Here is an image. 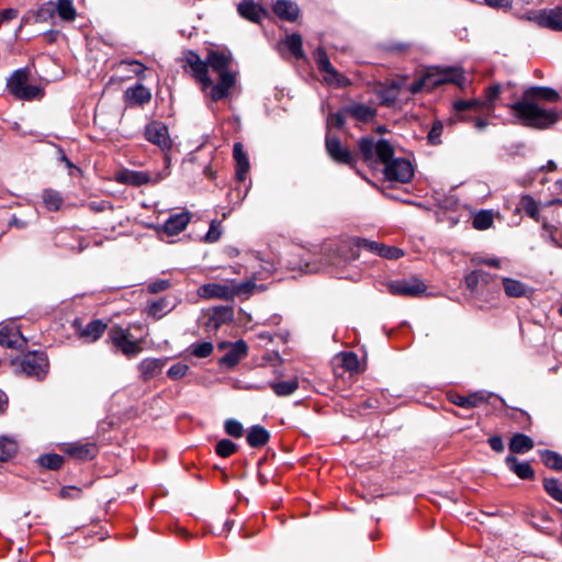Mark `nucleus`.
<instances>
[{
	"instance_id": "1",
	"label": "nucleus",
	"mask_w": 562,
	"mask_h": 562,
	"mask_svg": "<svg viewBox=\"0 0 562 562\" xmlns=\"http://www.w3.org/2000/svg\"><path fill=\"white\" fill-rule=\"evenodd\" d=\"M186 67L201 83L202 90L210 88V98L217 102L227 99L237 83L238 71L233 68L231 52L210 50L205 60L193 50L184 56Z\"/></svg>"
},
{
	"instance_id": "2",
	"label": "nucleus",
	"mask_w": 562,
	"mask_h": 562,
	"mask_svg": "<svg viewBox=\"0 0 562 562\" xmlns=\"http://www.w3.org/2000/svg\"><path fill=\"white\" fill-rule=\"evenodd\" d=\"M560 99L559 93L549 87L535 86L526 89L520 101L507 103L516 121L527 127L547 128L558 121L554 111L543 110L536 105L532 100H546L555 102Z\"/></svg>"
},
{
	"instance_id": "3",
	"label": "nucleus",
	"mask_w": 562,
	"mask_h": 562,
	"mask_svg": "<svg viewBox=\"0 0 562 562\" xmlns=\"http://www.w3.org/2000/svg\"><path fill=\"white\" fill-rule=\"evenodd\" d=\"M358 147L367 164L384 165L383 172L387 180L406 183L413 178L414 170L409 160L393 158L394 148L387 140L383 138L375 140L371 136H366L359 139Z\"/></svg>"
},
{
	"instance_id": "4",
	"label": "nucleus",
	"mask_w": 562,
	"mask_h": 562,
	"mask_svg": "<svg viewBox=\"0 0 562 562\" xmlns=\"http://www.w3.org/2000/svg\"><path fill=\"white\" fill-rule=\"evenodd\" d=\"M143 135L153 145H156L164 155V168L161 171L153 176L148 170L143 171V184L156 183L168 175L170 157L169 151L172 148V139L169 134L168 126L159 121L148 123L143 131Z\"/></svg>"
},
{
	"instance_id": "5",
	"label": "nucleus",
	"mask_w": 562,
	"mask_h": 562,
	"mask_svg": "<svg viewBox=\"0 0 562 562\" xmlns=\"http://www.w3.org/2000/svg\"><path fill=\"white\" fill-rule=\"evenodd\" d=\"M445 83H454L463 87L465 78L462 69L456 67L431 68L423 77L409 85L407 89L411 93L416 94L423 90H432Z\"/></svg>"
},
{
	"instance_id": "6",
	"label": "nucleus",
	"mask_w": 562,
	"mask_h": 562,
	"mask_svg": "<svg viewBox=\"0 0 562 562\" xmlns=\"http://www.w3.org/2000/svg\"><path fill=\"white\" fill-rule=\"evenodd\" d=\"M11 366L18 373L42 381L46 378L49 369L47 356L42 351H29L21 358L13 359Z\"/></svg>"
},
{
	"instance_id": "7",
	"label": "nucleus",
	"mask_w": 562,
	"mask_h": 562,
	"mask_svg": "<svg viewBox=\"0 0 562 562\" xmlns=\"http://www.w3.org/2000/svg\"><path fill=\"white\" fill-rule=\"evenodd\" d=\"M518 100L516 83L507 81L505 83H493L484 90V105L486 110L492 111L497 104L507 106L506 103H514Z\"/></svg>"
},
{
	"instance_id": "8",
	"label": "nucleus",
	"mask_w": 562,
	"mask_h": 562,
	"mask_svg": "<svg viewBox=\"0 0 562 562\" xmlns=\"http://www.w3.org/2000/svg\"><path fill=\"white\" fill-rule=\"evenodd\" d=\"M29 76L27 68H20L8 79L7 87L16 99L34 100L41 97L42 92L37 86L27 85Z\"/></svg>"
},
{
	"instance_id": "9",
	"label": "nucleus",
	"mask_w": 562,
	"mask_h": 562,
	"mask_svg": "<svg viewBox=\"0 0 562 562\" xmlns=\"http://www.w3.org/2000/svg\"><path fill=\"white\" fill-rule=\"evenodd\" d=\"M313 57L327 85L334 88H345L350 85V80L337 71L330 64L329 57L323 47H317L313 53Z\"/></svg>"
},
{
	"instance_id": "10",
	"label": "nucleus",
	"mask_w": 562,
	"mask_h": 562,
	"mask_svg": "<svg viewBox=\"0 0 562 562\" xmlns=\"http://www.w3.org/2000/svg\"><path fill=\"white\" fill-rule=\"evenodd\" d=\"M527 20L536 23L540 27L551 31H562V8L530 10L526 12Z\"/></svg>"
},
{
	"instance_id": "11",
	"label": "nucleus",
	"mask_w": 562,
	"mask_h": 562,
	"mask_svg": "<svg viewBox=\"0 0 562 562\" xmlns=\"http://www.w3.org/2000/svg\"><path fill=\"white\" fill-rule=\"evenodd\" d=\"M109 338L113 346L121 350L127 357L136 356L138 352V342L132 338L128 329L122 327H112L109 331Z\"/></svg>"
},
{
	"instance_id": "12",
	"label": "nucleus",
	"mask_w": 562,
	"mask_h": 562,
	"mask_svg": "<svg viewBox=\"0 0 562 562\" xmlns=\"http://www.w3.org/2000/svg\"><path fill=\"white\" fill-rule=\"evenodd\" d=\"M387 290L393 295L418 296L426 291V285L420 279L412 277L387 283Z\"/></svg>"
},
{
	"instance_id": "13",
	"label": "nucleus",
	"mask_w": 562,
	"mask_h": 562,
	"mask_svg": "<svg viewBox=\"0 0 562 562\" xmlns=\"http://www.w3.org/2000/svg\"><path fill=\"white\" fill-rule=\"evenodd\" d=\"M178 304V300L173 295H165L157 300H147L144 311L147 317L154 321L161 319L169 314Z\"/></svg>"
},
{
	"instance_id": "14",
	"label": "nucleus",
	"mask_w": 562,
	"mask_h": 562,
	"mask_svg": "<svg viewBox=\"0 0 562 562\" xmlns=\"http://www.w3.org/2000/svg\"><path fill=\"white\" fill-rule=\"evenodd\" d=\"M325 146L328 155L337 162L345 165H352L355 162L353 155L345 147L337 136L331 135L329 132L326 134Z\"/></svg>"
},
{
	"instance_id": "15",
	"label": "nucleus",
	"mask_w": 562,
	"mask_h": 562,
	"mask_svg": "<svg viewBox=\"0 0 562 562\" xmlns=\"http://www.w3.org/2000/svg\"><path fill=\"white\" fill-rule=\"evenodd\" d=\"M237 12L252 23H260L267 16V10L254 0H241L237 5Z\"/></svg>"
},
{
	"instance_id": "16",
	"label": "nucleus",
	"mask_w": 562,
	"mask_h": 562,
	"mask_svg": "<svg viewBox=\"0 0 562 562\" xmlns=\"http://www.w3.org/2000/svg\"><path fill=\"white\" fill-rule=\"evenodd\" d=\"M229 283H206L198 289V295L202 299L232 300Z\"/></svg>"
},
{
	"instance_id": "17",
	"label": "nucleus",
	"mask_w": 562,
	"mask_h": 562,
	"mask_svg": "<svg viewBox=\"0 0 562 562\" xmlns=\"http://www.w3.org/2000/svg\"><path fill=\"white\" fill-rule=\"evenodd\" d=\"M248 347L244 340L235 341L231 349L218 360V364L226 368H234L247 356Z\"/></svg>"
},
{
	"instance_id": "18",
	"label": "nucleus",
	"mask_w": 562,
	"mask_h": 562,
	"mask_svg": "<svg viewBox=\"0 0 562 562\" xmlns=\"http://www.w3.org/2000/svg\"><path fill=\"white\" fill-rule=\"evenodd\" d=\"M234 316L233 310L228 306L215 307L207 316L205 327L207 330H217L224 324L232 322Z\"/></svg>"
},
{
	"instance_id": "19",
	"label": "nucleus",
	"mask_w": 562,
	"mask_h": 562,
	"mask_svg": "<svg viewBox=\"0 0 562 562\" xmlns=\"http://www.w3.org/2000/svg\"><path fill=\"white\" fill-rule=\"evenodd\" d=\"M191 216V213L187 211L171 214L164 223V232L169 236L178 235L187 227Z\"/></svg>"
},
{
	"instance_id": "20",
	"label": "nucleus",
	"mask_w": 562,
	"mask_h": 562,
	"mask_svg": "<svg viewBox=\"0 0 562 562\" xmlns=\"http://www.w3.org/2000/svg\"><path fill=\"white\" fill-rule=\"evenodd\" d=\"M272 10L278 18L288 22L296 21L300 15L299 5L291 0H277Z\"/></svg>"
},
{
	"instance_id": "21",
	"label": "nucleus",
	"mask_w": 562,
	"mask_h": 562,
	"mask_svg": "<svg viewBox=\"0 0 562 562\" xmlns=\"http://www.w3.org/2000/svg\"><path fill=\"white\" fill-rule=\"evenodd\" d=\"M502 284L509 297H530L533 293L530 286L513 278H502Z\"/></svg>"
},
{
	"instance_id": "22",
	"label": "nucleus",
	"mask_w": 562,
	"mask_h": 562,
	"mask_svg": "<svg viewBox=\"0 0 562 562\" xmlns=\"http://www.w3.org/2000/svg\"><path fill=\"white\" fill-rule=\"evenodd\" d=\"M344 111L355 120L364 123L371 122L376 115V110L374 108L356 102L344 106Z\"/></svg>"
},
{
	"instance_id": "23",
	"label": "nucleus",
	"mask_w": 562,
	"mask_h": 562,
	"mask_svg": "<svg viewBox=\"0 0 562 562\" xmlns=\"http://www.w3.org/2000/svg\"><path fill=\"white\" fill-rule=\"evenodd\" d=\"M383 244H380L378 241L369 240L366 238H356L352 239L349 248H350V256H347V260H356L359 257V250L366 249L367 251H370L375 255H380V249L382 248Z\"/></svg>"
},
{
	"instance_id": "24",
	"label": "nucleus",
	"mask_w": 562,
	"mask_h": 562,
	"mask_svg": "<svg viewBox=\"0 0 562 562\" xmlns=\"http://www.w3.org/2000/svg\"><path fill=\"white\" fill-rule=\"evenodd\" d=\"M66 451L79 460H90L97 456L98 447L93 442H75Z\"/></svg>"
},
{
	"instance_id": "25",
	"label": "nucleus",
	"mask_w": 562,
	"mask_h": 562,
	"mask_svg": "<svg viewBox=\"0 0 562 562\" xmlns=\"http://www.w3.org/2000/svg\"><path fill=\"white\" fill-rule=\"evenodd\" d=\"M233 157L236 161V177L239 181H244L249 170V161L241 143L234 144Z\"/></svg>"
},
{
	"instance_id": "26",
	"label": "nucleus",
	"mask_w": 562,
	"mask_h": 562,
	"mask_svg": "<svg viewBox=\"0 0 562 562\" xmlns=\"http://www.w3.org/2000/svg\"><path fill=\"white\" fill-rule=\"evenodd\" d=\"M232 300L234 297L248 299L257 290H263L262 285H258L254 280L249 279L244 282H231Z\"/></svg>"
},
{
	"instance_id": "27",
	"label": "nucleus",
	"mask_w": 562,
	"mask_h": 562,
	"mask_svg": "<svg viewBox=\"0 0 562 562\" xmlns=\"http://www.w3.org/2000/svg\"><path fill=\"white\" fill-rule=\"evenodd\" d=\"M505 462L508 469L514 472L519 479L528 480L532 479L535 472L528 462H520L514 456H507Z\"/></svg>"
},
{
	"instance_id": "28",
	"label": "nucleus",
	"mask_w": 562,
	"mask_h": 562,
	"mask_svg": "<svg viewBox=\"0 0 562 562\" xmlns=\"http://www.w3.org/2000/svg\"><path fill=\"white\" fill-rule=\"evenodd\" d=\"M270 438L269 431L260 425H254L247 432V443L252 448L265 446Z\"/></svg>"
},
{
	"instance_id": "29",
	"label": "nucleus",
	"mask_w": 562,
	"mask_h": 562,
	"mask_svg": "<svg viewBox=\"0 0 562 562\" xmlns=\"http://www.w3.org/2000/svg\"><path fill=\"white\" fill-rule=\"evenodd\" d=\"M105 328L106 324H104L102 321H92L85 326V329L81 330L80 338L87 342H93L103 335Z\"/></svg>"
},
{
	"instance_id": "30",
	"label": "nucleus",
	"mask_w": 562,
	"mask_h": 562,
	"mask_svg": "<svg viewBox=\"0 0 562 562\" xmlns=\"http://www.w3.org/2000/svg\"><path fill=\"white\" fill-rule=\"evenodd\" d=\"M20 340L25 341L20 330L15 327L4 326L0 329V345L8 348H15Z\"/></svg>"
},
{
	"instance_id": "31",
	"label": "nucleus",
	"mask_w": 562,
	"mask_h": 562,
	"mask_svg": "<svg viewBox=\"0 0 562 562\" xmlns=\"http://www.w3.org/2000/svg\"><path fill=\"white\" fill-rule=\"evenodd\" d=\"M533 448V440L524 434H515L509 441V450L514 453H525Z\"/></svg>"
},
{
	"instance_id": "32",
	"label": "nucleus",
	"mask_w": 562,
	"mask_h": 562,
	"mask_svg": "<svg viewBox=\"0 0 562 562\" xmlns=\"http://www.w3.org/2000/svg\"><path fill=\"white\" fill-rule=\"evenodd\" d=\"M269 386L276 395L289 396L299 389V380L297 378H293L289 381L270 382Z\"/></svg>"
},
{
	"instance_id": "33",
	"label": "nucleus",
	"mask_w": 562,
	"mask_h": 562,
	"mask_svg": "<svg viewBox=\"0 0 562 562\" xmlns=\"http://www.w3.org/2000/svg\"><path fill=\"white\" fill-rule=\"evenodd\" d=\"M54 7L55 12L63 21L70 22L76 19L77 12L72 0H57Z\"/></svg>"
},
{
	"instance_id": "34",
	"label": "nucleus",
	"mask_w": 562,
	"mask_h": 562,
	"mask_svg": "<svg viewBox=\"0 0 562 562\" xmlns=\"http://www.w3.org/2000/svg\"><path fill=\"white\" fill-rule=\"evenodd\" d=\"M519 206L532 220L540 223L543 220L539 214V204L532 196L528 194L522 195L519 201Z\"/></svg>"
},
{
	"instance_id": "35",
	"label": "nucleus",
	"mask_w": 562,
	"mask_h": 562,
	"mask_svg": "<svg viewBox=\"0 0 562 562\" xmlns=\"http://www.w3.org/2000/svg\"><path fill=\"white\" fill-rule=\"evenodd\" d=\"M284 45L296 59L304 58L303 41L300 34L293 33L288 35L284 40Z\"/></svg>"
},
{
	"instance_id": "36",
	"label": "nucleus",
	"mask_w": 562,
	"mask_h": 562,
	"mask_svg": "<svg viewBox=\"0 0 562 562\" xmlns=\"http://www.w3.org/2000/svg\"><path fill=\"white\" fill-rule=\"evenodd\" d=\"M18 450L16 442L5 436L0 437V463L11 459Z\"/></svg>"
},
{
	"instance_id": "37",
	"label": "nucleus",
	"mask_w": 562,
	"mask_h": 562,
	"mask_svg": "<svg viewBox=\"0 0 562 562\" xmlns=\"http://www.w3.org/2000/svg\"><path fill=\"white\" fill-rule=\"evenodd\" d=\"M214 346L211 341H198L189 346L188 351L195 358L202 359L212 355Z\"/></svg>"
},
{
	"instance_id": "38",
	"label": "nucleus",
	"mask_w": 562,
	"mask_h": 562,
	"mask_svg": "<svg viewBox=\"0 0 562 562\" xmlns=\"http://www.w3.org/2000/svg\"><path fill=\"white\" fill-rule=\"evenodd\" d=\"M541 238L554 246H562V240H558V229L551 225L547 220L541 221Z\"/></svg>"
},
{
	"instance_id": "39",
	"label": "nucleus",
	"mask_w": 562,
	"mask_h": 562,
	"mask_svg": "<svg viewBox=\"0 0 562 562\" xmlns=\"http://www.w3.org/2000/svg\"><path fill=\"white\" fill-rule=\"evenodd\" d=\"M43 202L48 211H57L59 210L63 199L60 194L52 189H46L43 191Z\"/></svg>"
},
{
	"instance_id": "40",
	"label": "nucleus",
	"mask_w": 562,
	"mask_h": 562,
	"mask_svg": "<svg viewBox=\"0 0 562 562\" xmlns=\"http://www.w3.org/2000/svg\"><path fill=\"white\" fill-rule=\"evenodd\" d=\"M341 360L342 368L350 372L355 373L360 370V362L358 356L352 351H345L339 355Z\"/></svg>"
},
{
	"instance_id": "41",
	"label": "nucleus",
	"mask_w": 562,
	"mask_h": 562,
	"mask_svg": "<svg viewBox=\"0 0 562 562\" xmlns=\"http://www.w3.org/2000/svg\"><path fill=\"white\" fill-rule=\"evenodd\" d=\"M115 180L121 183H127L132 186H140V172L128 169H121L115 173Z\"/></svg>"
},
{
	"instance_id": "42",
	"label": "nucleus",
	"mask_w": 562,
	"mask_h": 562,
	"mask_svg": "<svg viewBox=\"0 0 562 562\" xmlns=\"http://www.w3.org/2000/svg\"><path fill=\"white\" fill-rule=\"evenodd\" d=\"M453 109L456 112L461 113L468 110H481L486 109L484 105V100L480 99H469V100H458L453 103Z\"/></svg>"
},
{
	"instance_id": "43",
	"label": "nucleus",
	"mask_w": 562,
	"mask_h": 562,
	"mask_svg": "<svg viewBox=\"0 0 562 562\" xmlns=\"http://www.w3.org/2000/svg\"><path fill=\"white\" fill-rule=\"evenodd\" d=\"M492 224H493V213L487 210L477 212L474 215L473 222H472L473 227L476 229H480V231L490 228L492 226Z\"/></svg>"
},
{
	"instance_id": "44",
	"label": "nucleus",
	"mask_w": 562,
	"mask_h": 562,
	"mask_svg": "<svg viewBox=\"0 0 562 562\" xmlns=\"http://www.w3.org/2000/svg\"><path fill=\"white\" fill-rule=\"evenodd\" d=\"M55 15V7L54 2L47 1L41 4L37 10L34 12V18L36 22H48Z\"/></svg>"
},
{
	"instance_id": "45",
	"label": "nucleus",
	"mask_w": 562,
	"mask_h": 562,
	"mask_svg": "<svg viewBox=\"0 0 562 562\" xmlns=\"http://www.w3.org/2000/svg\"><path fill=\"white\" fill-rule=\"evenodd\" d=\"M541 460L546 467L554 470H562V456L555 451L544 450L541 452Z\"/></svg>"
},
{
	"instance_id": "46",
	"label": "nucleus",
	"mask_w": 562,
	"mask_h": 562,
	"mask_svg": "<svg viewBox=\"0 0 562 562\" xmlns=\"http://www.w3.org/2000/svg\"><path fill=\"white\" fill-rule=\"evenodd\" d=\"M38 462L42 467L49 470H58L64 463V458L57 453H47L41 456Z\"/></svg>"
},
{
	"instance_id": "47",
	"label": "nucleus",
	"mask_w": 562,
	"mask_h": 562,
	"mask_svg": "<svg viewBox=\"0 0 562 562\" xmlns=\"http://www.w3.org/2000/svg\"><path fill=\"white\" fill-rule=\"evenodd\" d=\"M543 488L553 499H555L559 503H562V488L559 480L544 479Z\"/></svg>"
},
{
	"instance_id": "48",
	"label": "nucleus",
	"mask_w": 562,
	"mask_h": 562,
	"mask_svg": "<svg viewBox=\"0 0 562 562\" xmlns=\"http://www.w3.org/2000/svg\"><path fill=\"white\" fill-rule=\"evenodd\" d=\"M403 83L393 81L387 89H385L382 94V103L392 104L397 100L398 91L402 89Z\"/></svg>"
},
{
	"instance_id": "49",
	"label": "nucleus",
	"mask_w": 562,
	"mask_h": 562,
	"mask_svg": "<svg viewBox=\"0 0 562 562\" xmlns=\"http://www.w3.org/2000/svg\"><path fill=\"white\" fill-rule=\"evenodd\" d=\"M125 101L128 106L140 105V81L125 91Z\"/></svg>"
},
{
	"instance_id": "50",
	"label": "nucleus",
	"mask_w": 562,
	"mask_h": 562,
	"mask_svg": "<svg viewBox=\"0 0 562 562\" xmlns=\"http://www.w3.org/2000/svg\"><path fill=\"white\" fill-rule=\"evenodd\" d=\"M237 450V445L229 439H221L215 447V451L220 457L227 458Z\"/></svg>"
},
{
	"instance_id": "51",
	"label": "nucleus",
	"mask_w": 562,
	"mask_h": 562,
	"mask_svg": "<svg viewBox=\"0 0 562 562\" xmlns=\"http://www.w3.org/2000/svg\"><path fill=\"white\" fill-rule=\"evenodd\" d=\"M289 268L292 270H300L306 273H312L319 270V266L311 262L308 259H301L300 261H290Z\"/></svg>"
},
{
	"instance_id": "52",
	"label": "nucleus",
	"mask_w": 562,
	"mask_h": 562,
	"mask_svg": "<svg viewBox=\"0 0 562 562\" xmlns=\"http://www.w3.org/2000/svg\"><path fill=\"white\" fill-rule=\"evenodd\" d=\"M443 132V124L441 121L437 120L434 122L430 131L428 132L427 139L430 145H439L441 144V135Z\"/></svg>"
},
{
	"instance_id": "53",
	"label": "nucleus",
	"mask_w": 562,
	"mask_h": 562,
	"mask_svg": "<svg viewBox=\"0 0 562 562\" xmlns=\"http://www.w3.org/2000/svg\"><path fill=\"white\" fill-rule=\"evenodd\" d=\"M482 273L477 270H473L470 273H468L464 277L465 286L468 290H470L472 293H475L479 291L481 285Z\"/></svg>"
},
{
	"instance_id": "54",
	"label": "nucleus",
	"mask_w": 562,
	"mask_h": 562,
	"mask_svg": "<svg viewBox=\"0 0 562 562\" xmlns=\"http://www.w3.org/2000/svg\"><path fill=\"white\" fill-rule=\"evenodd\" d=\"M224 428L225 432L234 438H240L244 432L243 425L234 418L227 419L225 422Z\"/></svg>"
},
{
	"instance_id": "55",
	"label": "nucleus",
	"mask_w": 562,
	"mask_h": 562,
	"mask_svg": "<svg viewBox=\"0 0 562 562\" xmlns=\"http://www.w3.org/2000/svg\"><path fill=\"white\" fill-rule=\"evenodd\" d=\"M345 115H348V114L345 113L344 108L336 113H330L326 119L327 128L328 130L330 127L342 128L345 125Z\"/></svg>"
},
{
	"instance_id": "56",
	"label": "nucleus",
	"mask_w": 562,
	"mask_h": 562,
	"mask_svg": "<svg viewBox=\"0 0 562 562\" xmlns=\"http://www.w3.org/2000/svg\"><path fill=\"white\" fill-rule=\"evenodd\" d=\"M188 371H189L188 364L177 362L168 369L167 374L172 380H180L188 373Z\"/></svg>"
},
{
	"instance_id": "57",
	"label": "nucleus",
	"mask_w": 562,
	"mask_h": 562,
	"mask_svg": "<svg viewBox=\"0 0 562 562\" xmlns=\"http://www.w3.org/2000/svg\"><path fill=\"white\" fill-rule=\"evenodd\" d=\"M380 257L385 259H398L404 256V251L401 248L384 245L380 249Z\"/></svg>"
},
{
	"instance_id": "58",
	"label": "nucleus",
	"mask_w": 562,
	"mask_h": 562,
	"mask_svg": "<svg viewBox=\"0 0 562 562\" xmlns=\"http://www.w3.org/2000/svg\"><path fill=\"white\" fill-rule=\"evenodd\" d=\"M171 283L168 279H159L147 284V291L151 294L160 293L170 288Z\"/></svg>"
},
{
	"instance_id": "59",
	"label": "nucleus",
	"mask_w": 562,
	"mask_h": 562,
	"mask_svg": "<svg viewBox=\"0 0 562 562\" xmlns=\"http://www.w3.org/2000/svg\"><path fill=\"white\" fill-rule=\"evenodd\" d=\"M221 235H222V231H221L220 224L217 222L213 221L210 225L207 233L205 234L204 239L207 243H215L220 239Z\"/></svg>"
},
{
	"instance_id": "60",
	"label": "nucleus",
	"mask_w": 562,
	"mask_h": 562,
	"mask_svg": "<svg viewBox=\"0 0 562 562\" xmlns=\"http://www.w3.org/2000/svg\"><path fill=\"white\" fill-rule=\"evenodd\" d=\"M490 393H486L484 391L474 392L470 395H468V400L471 401V407H475L480 405L483 402H486L490 397Z\"/></svg>"
},
{
	"instance_id": "61",
	"label": "nucleus",
	"mask_w": 562,
	"mask_h": 562,
	"mask_svg": "<svg viewBox=\"0 0 562 562\" xmlns=\"http://www.w3.org/2000/svg\"><path fill=\"white\" fill-rule=\"evenodd\" d=\"M488 445L496 452H502L504 450V442L499 436L491 437L488 439Z\"/></svg>"
},
{
	"instance_id": "62",
	"label": "nucleus",
	"mask_w": 562,
	"mask_h": 562,
	"mask_svg": "<svg viewBox=\"0 0 562 562\" xmlns=\"http://www.w3.org/2000/svg\"><path fill=\"white\" fill-rule=\"evenodd\" d=\"M492 8H510L513 0H484Z\"/></svg>"
},
{
	"instance_id": "63",
	"label": "nucleus",
	"mask_w": 562,
	"mask_h": 562,
	"mask_svg": "<svg viewBox=\"0 0 562 562\" xmlns=\"http://www.w3.org/2000/svg\"><path fill=\"white\" fill-rule=\"evenodd\" d=\"M1 20L4 22H9L18 16V10L16 9H4L0 11Z\"/></svg>"
},
{
	"instance_id": "64",
	"label": "nucleus",
	"mask_w": 562,
	"mask_h": 562,
	"mask_svg": "<svg viewBox=\"0 0 562 562\" xmlns=\"http://www.w3.org/2000/svg\"><path fill=\"white\" fill-rule=\"evenodd\" d=\"M452 402L460 406V407H463V408H471V401L468 400V396H463V395H456L453 398H452Z\"/></svg>"
}]
</instances>
